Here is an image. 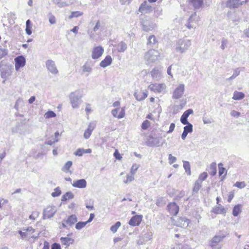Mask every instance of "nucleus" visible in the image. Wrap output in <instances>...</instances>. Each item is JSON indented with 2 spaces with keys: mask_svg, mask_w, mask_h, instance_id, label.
<instances>
[{
  "mask_svg": "<svg viewBox=\"0 0 249 249\" xmlns=\"http://www.w3.org/2000/svg\"><path fill=\"white\" fill-rule=\"evenodd\" d=\"M115 47L119 53H124L127 48V44L124 41H121Z\"/></svg>",
  "mask_w": 249,
  "mask_h": 249,
  "instance_id": "nucleus-23",
  "label": "nucleus"
},
{
  "mask_svg": "<svg viewBox=\"0 0 249 249\" xmlns=\"http://www.w3.org/2000/svg\"><path fill=\"white\" fill-rule=\"evenodd\" d=\"M190 5H192L195 9H198L203 4V0H188Z\"/></svg>",
  "mask_w": 249,
  "mask_h": 249,
  "instance_id": "nucleus-20",
  "label": "nucleus"
},
{
  "mask_svg": "<svg viewBox=\"0 0 249 249\" xmlns=\"http://www.w3.org/2000/svg\"><path fill=\"white\" fill-rule=\"evenodd\" d=\"M74 197V195L71 192H68L63 195L61 197L62 201H66L69 199H71Z\"/></svg>",
  "mask_w": 249,
  "mask_h": 249,
  "instance_id": "nucleus-29",
  "label": "nucleus"
},
{
  "mask_svg": "<svg viewBox=\"0 0 249 249\" xmlns=\"http://www.w3.org/2000/svg\"><path fill=\"white\" fill-rule=\"evenodd\" d=\"M104 53V49L101 46H98L93 49L92 52V58L94 59L99 58Z\"/></svg>",
  "mask_w": 249,
  "mask_h": 249,
  "instance_id": "nucleus-13",
  "label": "nucleus"
},
{
  "mask_svg": "<svg viewBox=\"0 0 249 249\" xmlns=\"http://www.w3.org/2000/svg\"><path fill=\"white\" fill-rule=\"evenodd\" d=\"M223 164L222 163H220L218 164V168H219V175L221 176L225 171L226 169L225 168L223 167Z\"/></svg>",
  "mask_w": 249,
  "mask_h": 249,
  "instance_id": "nucleus-48",
  "label": "nucleus"
},
{
  "mask_svg": "<svg viewBox=\"0 0 249 249\" xmlns=\"http://www.w3.org/2000/svg\"><path fill=\"white\" fill-rule=\"evenodd\" d=\"M60 240L62 244L66 245L67 247L72 244L74 242V240L70 237H61Z\"/></svg>",
  "mask_w": 249,
  "mask_h": 249,
  "instance_id": "nucleus-25",
  "label": "nucleus"
},
{
  "mask_svg": "<svg viewBox=\"0 0 249 249\" xmlns=\"http://www.w3.org/2000/svg\"><path fill=\"white\" fill-rule=\"evenodd\" d=\"M148 95V91L147 90H145L144 91H135L134 96H135L136 99L138 101H141L145 99Z\"/></svg>",
  "mask_w": 249,
  "mask_h": 249,
  "instance_id": "nucleus-19",
  "label": "nucleus"
},
{
  "mask_svg": "<svg viewBox=\"0 0 249 249\" xmlns=\"http://www.w3.org/2000/svg\"><path fill=\"white\" fill-rule=\"evenodd\" d=\"M247 0H227L226 6L230 9L237 8L247 2Z\"/></svg>",
  "mask_w": 249,
  "mask_h": 249,
  "instance_id": "nucleus-4",
  "label": "nucleus"
},
{
  "mask_svg": "<svg viewBox=\"0 0 249 249\" xmlns=\"http://www.w3.org/2000/svg\"><path fill=\"white\" fill-rule=\"evenodd\" d=\"M91 133H92V132L91 131H89V130L88 129H87L85 131V132L84 133V137L85 139H88L90 137Z\"/></svg>",
  "mask_w": 249,
  "mask_h": 249,
  "instance_id": "nucleus-62",
  "label": "nucleus"
},
{
  "mask_svg": "<svg viewBox=\"0 0 249 249\" xmlns=\"http://www.w3.org/2000/svg\"><path fill=\"white\" fill-rule=\"evenodd\" d=\"M150 125V122L148 120H145L142 124V128L143 130H146Z\"/></svg>",
  "mask_w": 249,
  "mask_h": 249,
  "instance_id": "nucleus-46",
  "label": "nucleus"
},
{
  "mask_svg": "<svg viewBox=\"0 0 249 249\" xmlns=\"http://www.w3.org/2000/svg\"><path fill=\"white\" fill-rule=\"evenodd\" d=\"M165 204V201L163 197H158L156 202V204L158 206L161 207Z\"/></svg>",
  "mask_w": 249,
  "mask_h": 249,
  "instance_id": "nucleus-38",
  "label": "nucleus"
},
{
  "mask_svg": "<svg viewBox=\"0 0 249 249\" xmlns=\"http://www.w3.org/2000/svg\"><path fill=\"white\" fill-rule=\"evenodd\" d=\"M81 96L79 94L78 91H75L71 93L70 98L71 103L73 108H78L81 103L80 99Z\"/></svg>",
  "mask_w": 249,
  "mask_h": 249,
  "instance_id": "nucleus-3",
  "label": "nucleus"
},
{
  "mask_svg": "<svg viewBox=\"0 0 249 249\" xmlns=\"http://www.w3.org/2000/svg\"><path fill=\"white\" fill-rule=\"evenodd\" d=\"M160 57V53L156 50H149L145 54L144 59L146 61L147 64L151 65L157 62Z\"/></svg>",
  "mask_w": 249,
  "mask_h": 249,
  "instance_id": "nucleus-1",
  "label": "nucleus"
},
{
  "mask_svg": "<svg viewBox=\"0 0 249 249\" xmlns=\"http://www.w3.org/2000/svg\"><path fill=\"white\" fill-rule=\"evenodd\" d=\"M152 10V7L150 5L147 4L146 1L142 3L139 8V12L142 14H148Z\"/></svg>",
  "mask_w": 249,
  "mask_h": 249,
  "instance_id": "nucleus-14",
  "label": "nucleus"
},
{
  "mask_svg": "<svg viewBox=\"0 0 249 249\" xmlns=\"http://www.w3.org/2000/svg\"><path fill=\"white\" fill-rule=\"evenodd\" d=\"M159 73L158 70L153 69L151 72V74L153 78H157L159 76Z\"/></svg>",
  "mask_w": 249,
  "mask_h": 249,
  "instance_id": "nucleus-53",
  "label": "nucleus"
},
{
  "mask_svg": "<svg viewBox=\"0 0 249 249\" xmlns=\"http://www.w3.org/2000/svg\"><path fill=\"white\" fill-rule=\"evenodd\" d=\"M112 61L111 57L110 55H107L105 58L100 63V66L103 68H106L110 65Z\"/></svg>",
  "mask_w": 249,
  "mask_h": 249,
  "instance_id": "nucleus-21",
  "label": "nucleus"
},
{
  "mask_svg": "<svg viewBox=\"0 0 249 249\" xmlns=\"http://www.w3.org/2000/svg\"><path fill=\"white\" fill-rule=\"evenodd\" d=\"M141 23L142 26V29L146 32L152 31L156 26V23L151 21L149 19L143 20Z\"/></svg>",
  "mask_w": 249,
  "mask_h": 249,
  "instance_id": "nucleus-7",
  "label": "nucleus"
},
{
  "mask_svg": "<svg viewBox=\"0 0 249 249\" xmlns=\"http://www.w3.org/2000/svg\"><path fill=\"white\" fill-rule=\"evenodd\" d=\"M71 161H68L62 168V170L65 172H68L69 171L70 167L72 165Z\"/></svg>",
  "mask_w": 249,
  "mask_h": 249,
  "instance_id": "nucleus-34",
  "label": "nucleus"
},
{
  "mask_svg": "<svg viewBox=\"0 0 249 249\" xmlns=\"http://www.w3.org/2000/svg\"><path fill=\"white\" fill-rule=\"evenodd\" d=\"M168 159L170 164L175 162L177 160V158L173 156L171 154H169Z\"/></svg>",
  "mask_w": 249,
  "mask_h": 249,
  "instance_id": "nucleus-61",
  "label": "nucleus"
},
{
  "mask_svg": "<svg viewBox=\"0 0 249 249\" xmlns=\"http://www.w3.org/2000/svg\"><path fill=\"white\" fill-rule=\"evenodd\" d=\"M184 91V85L180 84L174 90L172 98L173 99H178L181 98Z\"/></svg>",
  "mask_w": 249,
  "mask_h": 249,
  "instance_id": "nucleus-8",
  "label": "nucleus"
},
{
  "mask_svg": "<svg viewBox=\"0 0 249 249\" xmlns=\"http://www.w3.org/2000/svg\"><path fill=\"white\" fill-rule=\"evenodd\" d=\"M235 186L242 189L245 187V184L244 182L237 181L234 185Z\"/></svg>",
  "mask_w": 249,
  "mask_h": 249,
  "instance_id": "nucleus-55",
  "label": "nucleus"
},
{
  "mask_svg": "<svg viewBox=\"0 0 249 249\" xmlns=\"http://www.w3.org/2000/svg\"><path fill=\"white\" fill-rule=\"evenodd\" d=\"M8 54V50L6 49H0V59Z\"/></svg>",
  "mask_w": 249,
  "mask_h": 249,
  "instance_id": "nucleus-47",
  "label": "nucleus"
},
{
  "mask_svg": "<svg viewBox=\"0 0 249 249\" xmlns=\"http://www.w3.org/2000/svg\"><path fill=\"white\" fill-rule=\"evenodd\" d=\"M142 215H134L131 218L128 224L132 226H139L142 220Z\"/></svg>",
  "mask_w": 249,
  "mask_h": 249,
  "instance_id": "nucleus-15",
  "label": "nucleus"
},
{
  "mask_svg": "<svg viewBox=\"0 0 249 249\" xmlns=\"http://www.w3.org/2000/svg\"><path fill=\"white\" fill-rule=\"evenodd\" d=\"M15 69L17 71L23 67L26 63L25 58L23 55H19L15 58Z\"/></svg>",
  "mask_w": 249,
  "mask_h": 249,
  "instance_id": "nucleus-10",
  "label": "nucleus"
},
{
  "mask_svg": "<svg viewBox=\"0 0 249 249\" xmlns=\"http://www.w3.org/2000/svg\"><path fill=\"white\" fill-rule=\"evenodd\" d=\"M148 239L145 240L144 237H140L139 239L137 241V244L139 245H142L144 244L145 242H146Z\"/></svg>",
  "mask_w": 249,
  "mask_h": 249,
  "instance_id": "nucleus-63",
  "label": "nucleus"
},
{
  "mask_svg": "<svg viewBox=\"0 0 249 249\" xmlns=\"http://www.w3.org/2000/svg\"><path fill=\"white\" fill-rule=\"evenodd\" d=\"M134 175L131 174V175H127L126 177V179L124 180V183H128V182L132 181L134 179Z\"/></svg>",
  "mask_w": 249,
  "mask_h": 249,
  "instance_id": "nucleus-51",
  "label": "nucleus"
},
{
  "mask_svg": "<svg viewBox=\"0 0 249 249\" xmlns=\"http://www.w3.org/2000/svg\"><path fill=\"white\" fill-rule=\"evenodd\" d=\"M183 128V131H186L188 134L193 132V126L191 123L185 124Z\"/></svg>",
  "mask_w": 249,
  "mask_h": 249,
  "instance_id": "nucleus-35",
  "label": "nucleus"
},
{
  "mask_svg": "<svg viewBox=\"0 0 249 249\" xmlns=\"http://www.w3.org/2000/svg\"><path fill=\"white\" fill-rule=\"evenodd\" d=\"M91 70H92L91 67L87 63H86L83 66V71L84 72H87L89 73L91 71Z\"/></svg>",
  "mask_w": 249,
  "mask_h": 249,
  "instance_id": "nucleus-43",
  "label": "nucleus"
},
{
  "mask_svg": "<svg viewBox=\"0 0 249 249\" xmlns=\"http://www.w3.org/2000/svg\"><path fill=\"white\" fill-rule=\"evenodd\" d=\"M56 212L54 206H48L43 211V219L50 218L53 216Z\"/></svg>",
  "mask_w": 249,
  "mask_h": 249,
  "instance_id": "nucleus-6",
  "label": "nucleus"
},
{
  "mask_svg": "<svg viewBox=\"0 0 249 249\" xmlns=\"http://www.w3.org/2000/svg\"><path fill=\"white\" fill-rule=\"evenodd\" d=\"M39 212L37 211L34 212L32 214L30 215L29 218L32 220H35L39 216Z\"/></svg>",
  "mask_w": 249,
  "mask_h": 249,
  "instance_id": "nucleus-52",
  "label": "nucleus"
},
{
  "mask_svg": "<svg viewBox=\"0 0 249 249\" xmlns=\"http://www.w3.org/2000/svg\"><path fill=\"white\" fill-rule=\"evenodd\" d=\"M83 14V13L80 11H73L71 12V15L69 17V18L71 19L73 18H78Z\"/></svg>",
  "mask_w": 249,
  "mask_h": 249,
  "instance_id": "nucleus-37",
  "label": "nucleus"
},
{
  "mask_svg": "<svg viewBox=\"0 0 249 249\" xmlns=\"http://www.w3.org/2000/svg\"><path fill=\"white\" fill-rule=\"evenodd\" d=\"M44 116L46 118H53L56 116V114L52 110H49L45 113Z\"/></svg>",
  "mask_w": 249,
  "mask_h": 249,
  "instance_id": "nucleus-41",
  "label": "nucleus"
},
{
  "mask_svg": "<svg viewBox=\"0 0 249 249\" xmlns=\"http://www.w3.org/2000/svg\"><path fill=\"white\" fill-rule=\"evenodd\" d=\"M202 187V183L197 180L195 182L194 186L193 189V194L197 193L199 189Z\"/></svg>",
  "mask_w": 249,
  "mask_h": 249,
  "instance_id": "nucleus-31",
  "label": "nucleus"
},
{
  "mask_svg": "<svg viewBox=\"0 0 249 249\" xmlns=\"http://www.w3.org/2000/svg\"><path fill=\"white\" fill-rule=\"evenodd\" d=\"M241 205L238 204L237 205H235L232 210V214L234 216H237L239 215V214L241 213Z\"/></svg>",
  "mask_w": 249,
  "mask_h": 249,
  "instance_id": "nucleus-32",
  "label": "nucleus"
},
{
  "mask_svg": "<svg viewBox=\"0 0 249 249\" xmlns=\"http://www.w3.org/2000/svg\"><path fill=\"white\" fill-rule=\"evenodd\" d=\"M49 21L51 24H54L56 23L55 18L52 14H50L49 15Z\"/></svg>",
  "mask_w": 249,
  "mask_h": 249,
  "instance_id": "nucleus-54",
  "label": "nucleus"
},
{
  "mask_svg": "<svg viewBox=\"0 0 249 249\" xmlns=\"http://www.w3.org/2000/svg\"><path fill=\"white\" fill-rule=\"evenodd\" d=\"M157 42L156 37L154 35H151L148 38L147 45L149 47H153V46Z\"/></svg>",
  "mask_w": 249,
  "mask_h": 249,
  "instance_id": "nucleus-26",
  "label": "nucleus"
},
{
  "mask_svg": "<svg viewBox=\"0 0 249 249\" xmlns=\"http://www.w3.org/2000/svg\"><path fill=\"white\" fill-rule=\"evenodd\" d=\"M84 149L83 148H78L75 152L74 154L77 156H82L84 154Z\"/></svg>",
  "mask_w": 249,
  "mask_h": 249,
  "instance_id": "nucleus-60",
  "label": "nucleus"
},
{
  "mask_svg": "<svg viewBox=\"0 0 249 249\" xmlns=\"http://www.w3.org/2000/svg\"><path fill=\"white\" fill-rule=\"evenodd\" d=\"M54 3L59 7H63L67 5L66 2L61 1V0H54Z\"/></svg>",
  "mask_w": 249,
  "mask_h": 249,
  "instance_id": "nucleus-45",
  "label": "nucleus"
},
{
  "mask_svg": "<svg viewBox=\"0 0 249 249\" xmlns=\"http://www.w3.org/2000/svg\"><path fill=\"white\" fill-rule=\"evenodd\" d=\"M227 43L228 40L226 38H223L222 40V44L220 47L223 50H224L225 48L227 47Z\"/></svg>",
  "mask_w": 249,
  "mask_h": 249,
  "instance_id": "nucleus-59",
  "label": "nucleus"
},
{
  "mask_svg": "<svg viewBox=\"0 0 249 249\" xmlns=\"http://www.w3.org/2000/svg\"><path fill=\"white\" fill-rule=\"evenodd\" d=\"M71 184L75 188H85L87 186V181L85 179H80L74 181Z\"/></svg>",
  "mask_w": 249,
  "mask_h": 249,
  "instance_id": "nucleus-18",
  "label": "nucleus"
},
{
  "mask_svg": "<svg viewBox=\"0 0 249 249\" xmlns=\"http://www.w3.org/2000/svg\"><path fill=\"white\" fill-rule=\"evenodd\" d=\"M207 177H208L207 173L204 172L201 173L199 175V178L197 180L202 183V181H204V180H205Z\"/></svg>",
  "mask_w": 249,
  "mask_h": 249,
  "instance_id": "nucleus-39",
  "label": "nucleus"
},
{
  "mask_svg": "<svg viewBox=\"0 0 249 249\" xmlns=\"http://www.w3.org/2000/svg\"><path fill=\"white\" fill-rule=\"evenodd\" d=\"M51 249H61V247L59 244L54 243L52 244Z\"/></svg>",
  "mask_w": 249,
  "mask_h": 249,
  "instance_id": "nucleus-64",
  "label": "nucleus"
},
{
  "mask_svg": "<svg viewBox=\"0 0 249 249\" xmlns=\"http://www.w3.org/2000/svg\"><path fill=\"white\" fill-rule=\"evenodd\" d=\"M161 137L154 138L150 135L147 141L146 142V145L150 147H158L162 144L161 142Z\"/></svg>",
  "mask_w": 249,
  "mask_h": 249,
  "instance_id": "nucleus-5",
  "label": "nucleus"
},
{
  "mask_svg": "<svg viewBox=\"0 0 249 249\" xmlns=\"http://www.w3.org/2000/svg\"><path fill=\"white\" fill-rule=\"evenodd\" d=\"M119 114H118L117 118L118 119H121L124 117L125 115V110L124 108H120L119 109Z\"/></svg>",
  "mask_w": 249,
  "mask_h": 249,
  "instance_id": "nucleus-50",
  "label": "nucleus"
},
{
  "mask_svg": "<svg viewBox=\"0 0 249 249\" xmlns=\"http://www.w3.org/2000/svg\"><path fill=\"white\" fill-rule=\"evenodd\" d=\"M121 223L120 221H118L117 222H116V223L112 226L111 227H110V231L113 232V233H115L118 228L121 226Z\"/></svg>",
  "mask_w": 249,
  "mask_h": 249,
  "instance_id": "nucleus-36",
  "label": "nucleus"
},
{
  "mask_svg": "<svg viewBox=\"0 0 249 249\" xmlns=\"http://www.w3.org/2000/svg\"><path fill=\"white\" fill-rule=\"evenodd\" d=\"M162 85L159 84H150L148 87V89L151 91L158 92H161L162 90Z\"/></svg>",
  "mask_w": 249,
  "mask_h": 249,
  "instance_id": "nucleus-22",
  "label": "nucleus"
},
{
  "mask_svg": "<svg viewBox=\"0 0 249 249\" xmlns=\"http://www.w3.org/2000/svg\"><path fill=\"white\" fill-rule=\"evenodd\" d=\"M198 17H196V13L192 15L188 21V23L186 26L188 29L196 28L197 25V21H198Z\"/></svg>",
  "mask_w": 249,
  "mask_h": 249,
  "instance_id": "nucleus-9",
  "label": "nucleus"
},
{
  "mask_svg": "<svg viewBox=\"0 0 249 249\" xmlns=\"http://www.w3.org/2000/svg\"><path fill=\"white\" fill-rule=\"evenodd\" d=\"M47 70L52 74H56L58 73L55 62L52 60H48L46 62Z\"/></svg>",
  "mask_w": 249,
  "mask_h": 249,
  "instance_id": "nucleus-12",
  "label": "nucleus"
},
{
  "mask_svg": "<svg viewBox=\"0 0 249 249\" xmlns=\"http://www.w3.org/2000/svg\"><path fill=\"white\" fill-rule=\"evenodd\" d=\"M193 113V110L192 109H188L184 112L182 115L188 118L189 116Z\"/></svg>",
  "mask_w": 249,
  "mask_h": 249,
  "instance_id": "nucleus-56",
  "label": "nucleus"
},
{
  "mask_svg": "<svg viewBox=\"0 0 249 249\" xmlns=\"http://www.w3.org/2000/svg\"><path fill=\"white\" fill-rule=\"evenodd\" d=\"M167 208L170 213L173 215H176L179 211V207L175 202L170 203L167 205Z\"/></svg>",
  "mask_w": 249,
  "mask_h": 249,
  "instance_id": "nucleus-16",
  "label": "nucleus"
},
{
  "mask_svg": "<svg viewBox=\"0 0 249 249\" xmlns=\"http://www.w3.org/2000/svg\"><path fill=\"white\" fill-rule=\"evenodd\" d=\"M77 221V218L75 214H71L66 220V224L69 226H72Z\"/></svg>",
  "mask_w": 249,
  "mask_h": 249,
  "instance_id": "nucleus-24",
  "label": "nucleus"
},
{
  "mask_svg": "<svg viewBox=\"0 0 249 249\" xmlns=\"http://www.w3.org/2000/svg\"><path fill=\"white\" fill-rule=\"evenodd\" d=\"M191 41L187 39H180L176 44V51L179 53H184L191 46Z\"/></svg>",
  "mask_w": 249,
  "mask_h": 249,
  "instance_id": "nucleus-2",
  "label": "nucleus"
},
{
  "mask_svg": "<svg viewBox=\"0 0 249 249\" xmlns=\"http://www.w3.org/2000/svg\"><path fill=\"white\" fill-rule=\"evenodd\" d=\"M179 221L181 222H183V223L182 224V226L185 227H187L189 223V220L184 217H180Z\"/></svg>",
  "mask_w": 249,
  "mask_h": 249,
  "instance_id": "nucleus-40",
  "label": "nucleus"
},
{
  "mask_svg": "<svg viewBox=\"0 0 249 249\" xmlns=\"http://www.w3.org/2000/svg\"><path fill=\"white\" fill-rule=\"evenodd\" d=\"M87 224L86 222H79L76 224L75 228L77 230H81Z\"/></svg>",
  "mask_w": 249,
  "mask_h": 249,
  "instance_id": "nucleus-44",
  "label": "nucleus"
},
{
  "mask_svg": "<svg viewBox=\"0 0 249 249\" xmlns=\"http://www.w3.org/2000/svg\"><path fill=\"white\" fill-rule=\"evenodd\" d=\"M32 24L30 19H28L26 22L25 31L28 35H31L32 33Z\"/></svg>",
  "mask_w": 249,
  "mask_h": 249,
  "instance_id": "nucleus-28",
  "label": "nucleus"
},
{
  "mask_svg": "<svg viewBox=\"0 0 249 249\" xmlns=\"http://www.w3.org/2000/svg\"><path fill=\"white\" fill-rule=\"evenodd\" d=\"M226 237V234L222 233L219 235H215L212 239L210 245L213 247L215 246L219 242H220L223 238Z\"/></svg>",
  "mask_w": 249,
  "mask_h": 249,
  "instance_id": "nucleus-17",
  "label": "nucleus"
},
{
  "mask_svg": "<svg viewBox=\"0 0 249 249\" xmlns=\"http://www.w3.org/2000/svg\"><path fill=\"white\" fill-rule=\"evenodd\" d=\"M187 118H187L182 115V116H181V118H180V120L181 123L184 125L189 124L190 123L188 121Z\"/></svg>",
  "mask_w": 249,
  "mask_h": 249,
  "instance_id": "nucleus-58",
  "label": "nucleus"
},
{
  "mask_svg": "<svg viewBox=\"0 0 249 249\" xmlns=\"http://www.w3.org/2000/svg\"><path fill=\"white\" fill-rule=\"evenodd\" d=\"M96 126V124L94 123H90L88 125V129L92 132L93 130L95 129Z\"/></svg>",
  "mask_w": 249,
  "mask_h": 249,
  "instance_id": "nucleus-57",
  "label": "nucleus"
},
{
  "mask_svg": "<svg viewBox=\"0 0 249 249\" xmlns=\"http://www.w3.org/2000/svg\"><path fill=\"white\" fill-rule=\"evenodd\" d=\"M183 167L188 175H191V167L190 163L187 161H183Z\"/></svg>",
  "mask_w": 249,
  "mask_h": 249,
  "instance_id": "nucleus-33",
  "label": "nucleus"
},
{
  "mask_svg": "<svg viewBox=\"0 0 249 249\" xmlns=\"http://www.w3.org/2000/svg\"><path fill=\"white\" fill-rule=\"evenodd\" d=\"M245 97V94L243 92L235 91L233 93L232 99L235 100H240L243 99Z\"/></svg>",
  "mask_w": 249,
  "mask_h": 249,
  "instance_id": "nucleus-27",
  "label": "nucleus"
},
{
  "mask_svg": "<svg viewBox=\"0 0 249 249\" xmlns=\"http://www.w3.org/2000/svg\"><path fill=\"white\" fill-rule=\"evenodd\" d=\"M213 212L216 214H224L226 213V210L223 207L218 206L213 209Z\"/></svg>",
  "mask_w": 249,
  "mask_h": 249,
  "instance_id": "nucleus-30",
  "label": "nucleus"
},
{
  "mask_svg": "<svg viewBox=\"0 0 249 249\" xmlns=\"http://www.w3.org/2000/svg\"><path fill=\"white\" fill-rule=\"evenodd\" d=\"M0 71L2 78H6L10 75L11 71L9 67L2 64V61L0 62Z\"/></svg>",
  "mask_w": 249,
  "mask_h": 249,
  "instance_id": "nucleus-11",
  "label": "nucleus"
},
{
  "mask_svg": "<svg viewBox=\"0 0 249 249\" xmlns=\"http://www.w3.org/2000/svg\"><path fill=\"white\" fill-rule=\"evenodd\" d=\"M61 194V191L59 187H56L54 189V191L52 193V196L53 197H56L59 196Z\"/></svg>",
  "mask_w": 249,
  "mask_h": 249,
  "instance_id": "nucleus-42",
  "label": "nucleus"
},
{
  "mask_svg": "<svg viewBox=\"0 0 249 249\" xmlns=\"http://www.w3.org/2000/svg\"><path fill=\"white\" fill-rule=\"evenodd\" d=\"M162 14V9L160 8H157L154 10V16L156 18L159 17Z\"/></svg>",
  "mask_w": 249,
  "mask_h": 249,
  "instance_id": "nucleus-49",
  "label": "nucleus"
}]
</instances>
